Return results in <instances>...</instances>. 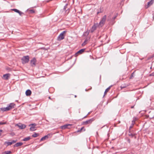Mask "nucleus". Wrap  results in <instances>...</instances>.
Here are the masks:
<instances>
[{"label":"nucleus","instance_id":"nucleus-1","mask_svg":"<svg viewBox=\"0 0 154 154\" xmlns=\"http://www.w3.org/2000/svg\"><path fill=\"white\" fill-rule=\"evenodd\" d=\"M15 104L14 103H10L9 105L6 107L2 108H1V110L2 111H9L13 108H14Z\"/></svg>","mask_w":154,"mask_h":154},{"label":"nucleus","instance_id":"nucleus-2","mask_svg":"<svg viewBox=\"0 0 154 154\" xmlns=\"http://www.w3.org/2000/svg\"><path fill=\"white\" fill-rule=\"evenodd\" d=\"M22 63L23 64L28 63L29 61V56H23L21 59Z\"/></svg>","mask_w":154,"mask_h":154},{"label":"nucleus","instance_id":"nucleus-3","mask_svg":"<svg viewBox=\"0 0 154 154\" xmlns=\"http://www.w3.org/2000/svg\"><path fill=\"white\" fill-rule=\"evenodd\" d=\"M106 15H104L103 17L99 24H98L99 26H100V27H102L104 25L106 21Z\"/></svg>","mask_w":154,"mask_h":154},{"label":"nucleus","instance_id":"nucleus-4","mask_svg":"<svg viewBox=\"0 0 154 154\" xmlns=\"http://www.w3.org/2000/svg\"><path fill=\"white\" fill-rule=\"evenodd\" d=\"M66 32V31H63L59 35L57 38V40L58 41H60L64 38V34Z\"/></svg>","mask_w":154,"mask_h":154},{"label":"nucleus","instance_id":"nucleus-5","mask_svg":"<svg viewBox=\"0 0 154 154\" xmlns=\"http://www.w3.org/2000/svg\"><path fill=\"white\" fill-rule=\"evenodd\" d=\"M36 60L35 58H33L32 60H30V64L32 66H35L36 65Z\"/></svg>","mask_w":154,"mask_h":154},{"label":"nucleus","instance_id":"nucleus-6","mask_svg":"<svg viewBox=\"0 0 154 154\" xmlns=\"http://www.w3.org/2000/svg\"><path fill=\"white\" fill-rule=\"evenodd\" d=\"M36 125V124L35 123L31 124L29 125V126H31L29 129L30 130L32 131H35L36 129L35 128Z\"/></svg>","mask_w":154,"mask_h":154},{"label":"nucleus","instance_id":"nucleus-7","mask_svg":"<svg viewBox=\"0 0 154 154\" xmlns=\"http://www.w3.org/2000/svg\"><path fill=\"white\" fill-rule=\"evenodd\" d=\"M98 26H99L97 23L93 25L90 30V32L91 33L93 32L96 29V28Z\"/></svg>","mask_w":154,"mask_h":154},{"label":"nucleus","instance_id":"nucleus-8","mask_svg":"<svg viewBox=\"0 0 154 154\" xmlns=\"http://www.w3.org/2000/svg\"><path fill=\"white\" fill-rule=\"evenodd\" d=\"M16 126H17L20 129H23L26 128V126L24 124L19 123L16 124Z\"/></svg>","mask_w":154,"mask_h":154},{"label":"nucleus","instance_id":"nucleus-9","mask_svg":"<svg viewBox=\"0 0 154 154\" xmlns=\"http://www.w3.org/2000/svg\"><path fill=\"white\" fill-rule=\"evenodd\" d=\"M94 118L91 119H90L84 122L83 124L84 125H86L88 124H91L92 122L94 120Z\"/></svg>","mask_w":154,"mask_h":154},{"label":"nucleus","instance_id":"nucleus-10","mask_svg":"<svg viewBox=\"0 0 154 154\" xmlns=\"http://www.w3.org/2000/svg\"><path fill=\"white\" fill-rule=\"evenodd\" d=\"M154 2V0H151L150 1L148 2L147 5L145 6L146 9L147 8L151 6Z\"/></svg>","mask_w":154,"mask_h":154},{"label":"nucleus","instance_id":"nucleus-11","mask_svg":"<svg viewBox=\"0 0 154 154\" xmlns=\"http://www.w3.org/2000/svg\"><path fill=\"white\" fill-rule=\"evenodd\" d=\"M71 125L70 124H66L61 126V128L63 129H64L66 128H70Z\"/></svg>","mask_w":154,"mask_h":154},{"label":"nucleus","instance_id":"nucleus-12","mask_svg":"<svg viewBox=\"0 0 154 154\" xmlns=\"http://www.w3.org/2000/svg\"><path fill=\"white\" fill-rule=\"evenodd\" d=\"M10 74L9 73L4 74L3 75L4 79L5 80H8L9 79V77L10 76Z\"/></svg>","mask_w":154,"mask_h":154},{"label":"nucleus","instance_id":"nucleus-13","mask_svg":"<svg viewBox=\"0 0 154 154\" xmlns=\"http://www.w3.org/2000/svg\"><path fill=\"white\" fill-rule=\"evenodd\" d=\"M26 94L27 96H29L31 94V91L30 90H27L26 92Z\"/></svg>","mask_w":154,"mask_h":154},{"label":"nucleus","instance_id":"nucleus-14","mask_svg":"<svg viewBox=\"0 0 154 154\" xmlns=\"http://www.w3.org/2000/svg\"><path fill=\"white\" fill-rule=\"evenodd\" d=\"M85 49H82L80 50H79V51H78L76 54L75 55H77L78 54H82L85 50Z\"/></svg>","mask_w":154,"mask_h":154},{"label":"nucleus","instance_id":"nucleus-15","mask_svg":"<svg viewBox=\"0 0 154 154\" xmlns=\"http://www.w3.org/2000/svg\"><path fill=\"white\" fill-rule=\"evenodd\" d=\"M23 143L22 142H18L14 145V147H18L22 145Z\"/></svg>","mask_w":154,"mask_h":154},{"label":"nucleus","instance_id":"nucleus-16","mask_svg":"<svg viewBox=\"0 0 154 154\" xmlns=\"http://www.w3.org/2000/svg\"><path fill=\"white\" fill-rule=\"evenodd\" d=\"M112 86V85H111L109 86L108 88H106L104 92V96L107 93V92L110 89L111 87Z\"/></svg>","mask_w":154,"mask_h":154},{"label":"nucleus","instance_id":"nucleus-17","mask_svg":"<svg viewBox=\"0 0 154 154\" xmlns=\"http://www.w3.org/2000/svg\"><path fill=\"white\" fill-rule=\"evenodd\" d=\"M136 121L135 119H134L132 121V124L131 126L129 127V129H130L133 128V125L135 124V121Z\"/></svg>","mask_w":154,"mask_h":154},{"label":"nucleus","instance_id":"nucleus-18","mask_svg":"<svg viewBox=\"0 0 154 154\" xmlns=\"http://www.w3.org/2000/svg\"><path fill=\"white\" fill-rule=\"evenodd\" d=\"M48 135L42 137L40 140V141H42V140H44L45 139H48Z\"/></svg>","mask_w":154,"mask_h":154},{"label":"nucleus","instance_id":"nucleus-19","mask_svg":"<svg viewBox=\"0 0 154 154\" xmlns=\"http://www.w3.org/2000/svg\"><path fill=\"white\" fill-rule=\"evenodd\" d=\"M15 12L18 13L19 14L22 16L23 14H24L21 11H20V10H13Z\"/></svg>","mask_w":154,"mask_h":154},{"label":"nucleus","instance_id":"nucleus-20","mask_svg":"<svg viewBox=\"0 0 154 154\" xmlns=\"http://www.w3.org/2000/svg\"><path fill=\"white\" fill-rule=\"evenodd\" d=\"M31 138L29 137H28L24 138L23 140V141H26L29 140Z\"/></svg>","mask_w":154,"mask_h":154},{"label":"nucleus","instance_id":"nucleus-21","mask_svg":"<svg viewBox=\"0 0 154 154\" xmlns=\"http://www.w3.org/2000/svg\"><path fill=\"white\" fill-rule=\"evenodd\" d=\"M39 135V134H38L35 132L34 134L32 135V136L33 137H36L38 136Z\"/></svg>","mask_w":154,"mask_h":154},{"label":"nucleus","instance_id":"nucleus-22","mask_svg":"<svg viewBox=\"0 0 154 154\" xmlns=\"http://www.w3.org/2000/svg\"><path fill=\"white\" fill-rule=\"evenodd\" d=\"M88 39L87 38L86 39L84 42L82 44V46H84L85 45L87 44V42H88Z\"/></svg>","mask_w":154,"mask_h":154},{"label":"nucleus","instance_id":"nucleus-23","mask_svg":"<svg viewBox=\"0 0 154 154\" xmlns=\"http://www.w3.org/2000/svg\"><path fill=\"white\" fill-rule=\"evenodd\" d=\"M5 144H7V146H10L12 144L11 142H8V141H6L5 142Z\"/></svg>","mask_w":154,"mask_h":154},{"label":"nucleus","instance_id":"nucleus-24","mask_svg":"<svg viewBox=\"0 0 154 154\" xmlns=\"http://www.w3.org/2000/svg\"><path fill=\"white\" fill-rule=\"evenodd\" d=\"M4 153L5 154H11V152L10 151H5Z\"/></svg>","mask_w":154,"mask_h":154},{"label":"nucleus","instance_id":"nucleus-25","mask_svg":"<svg viewBox=\"0 0 154 154\" xmlns=\"http://www.w3.org/2000/svg\"><path fill=\"white\" fill-rule=\"evenodd\" d=\"M129 135L130 136H131V137H133L134 136V134H133L131 133L130 132H129Z\"/></svg>","mask_w":154,"mask_h":154},{"label":"nucleus","instance_id":"nucleus-26","mask_svg":"<svg viewBox=\"0 0 154 154\" xmlns=\"http://www.w3.org/2000/svg\"><path fill=\"white\" fill-rule=\"evenodd\" d=\"M83 130H84V131H85V129H84V128L83 127H82L80 130H78L77 131V132H80Z\"/></svg>","mask_w":154,"mask_h":154},{"label":"nucleus","instance_id":"nucleus-27","mask_svg":"<svg viewBox=\"0 0 154 154\" xmlns=\"http://www.w3.org/2000/svg\"><path fill=\"white\" fill-rule=\"evenodd\" d=\"M27 11H29V13H33L35 12L34 10H27Z\"/></svg>","mask_w":154,"mask_h":154},{"label":"nucleus","instance_id":"nucleus-28","mask_svg":"<svg viewBox=\"0 0 154 154\" xmlns=\"http://www.w3.org/2000/svg\"><path fill=\"white\" fill-rule=\"evenodd\" d=\"M17 141V140H12L11 142L12 143V144H13V143H15Z\"/></svg>","mask_w":154,"mask_h":154},{"label":"nucleus","instance_id":"nucleus-29","mask_svg":"<svg viewBox=\"0 0 154 154\" xmlns=\"http://www.w3.org/2000/svg\"><path fill=\"white\" fill-rule=\"evenodd\" d=\"M6 123V122H0V125H2L5 124Z\"/></svg>","mask_w":154,"mask_h":154},{"label":"nucleus","instance_id":"nucleus-30","mask_svg":"<svg viewBox=\"0 0 154 154\" xmlns=\"http://www.w3.org/2000/svg\"><path fill=\"white\" fill-rule=\"evenodd\" d=\"M150 76H154V72L152 73L149 74Z\"/></svg>","mask_w":154,"mask_h":154},{"label":"nucleus","instance_id":"nucleus-31","mask_svg":"<svg viewBox=\"0 0 154 154\" xmlns=\"http://www.w3.org/2000/svg\"><path fill=\"white\" fill-rule=\"evenodd\" d=\"M67 4H66V5L64 6L63 10H65L67 7Z\"/></svg>","mask_w":154,"mask_h":154},{"label":"nucleus","instance_id":"nucleus-32","mask_svg":"<svg viewBox=\"0 0 154 154\" xmlns=\"http://www.w3.org/2000/svg\"><path fill=\"white\" fill-rule=\"evenodd\" d=\"M117 16V14L116 15H115L114 17H113V18H112L113 19V20H115V19H116V17Z\"/></svg>","mask_w":154,"mask_h":154},{"label":"nucleus","instance_id":"nucleus-33","mask_svg":"<svg viewBox=\"0 0 154 154\" xmlns=\"http://www.w3.org/2000/svg\"><path fill=\"white\" fill-rule=\"evenodd\" d=\"M126 87V86H123V85H122L121 86V88H124L125 87Z\"/></svg>","mask_w":154,"mask_h":154},{"label":"nucleus","instance_id":"nucleus-34","mask_svg":"<svg viewBox=\"0 0 154 154\" xmlns=\"http://www.w3.org/2000/svg\"><path fill=\"white\" fill-rule=\"evenodd\" d=\"M134 107V106H132L131 107V108H133Z\"/></svg>","mask_w":154,"mask_h":154},{"label":"nucleus","instance_id":"nucleus-35","mask_svg":"<svg viewBox=\"0 0 154 154\" xmlns=\"http://www.w3.org/2000/svg\"><path fill=\"white\" fill-rule=\"evenodd\" d=\"M2 130H0V132H2Z\"/></svg>","mask_w":154,"mask_h":154},{"label":"nucleus","instance_id":"nucleus-36","mask_svg":"<svg viewBox=\"0 0 154 154\" xmlns=\"http://www.w3.org/2000/svg\"><path fill=\"white\" fill-rule=\"evenodd\" d=\"M11 10H17V9H11Z\"/></svg>","mask_w":154,"mask_h":154},{"label":"nucleus","instance_id":"nucleus-37","mask_svg":"<svg viewBox=\"0 0 154 154\" xmlns=\"http://www.w3.org/2000/svg\"><path fill=\"white\" fill-rule=\"evenodd\" d=\"M90 114V112H89L87 114V115L88 116V115H89Z\"/></svg>","mask_w":154,"mask_h":154},{"label":"nucleus","instance_id":"nucleus-38","mask_svg":"<svg viewBox=\"0 0 154 154\" xmlns=\"http://www.w3.org/2000/svg\"><path fill=\"white\" fill-rule=\"evenodd\" d=\"M87 116V115L86 116H85V117H84V118H86V116Z\"/></svg>","mask_w":154,"mask_h":154},{"label":"nucleus","instance_id":"nucleus-39","mask_svg":"<svg viewBox=\"0 0 154 154\" xmlns=\"http://www.w3.org/2000/svg\"><path fill=\"white\" fill-rule=\"evenodd\" d=\"M100 12H97V14H99Z\"/></svg>","mask_w":154,"mask_h":154},{"label":"nucleus","instance_id":"nucleus-40","mask_svg":"<svg viewBox=\"0 0 154 154\" xmlns=\"http://www.w3.org/2000/svg\"><path fill=\"white\" fill-rule=\"evenodd\" d=\"M77 97V96H76V95H75V97Z\"/></svg>","mask_w":154,"mask_h":154},{"label":"nucleus","instance_id":"nucleus-41","mask_svg":"<svg viewBox=\"0 0 154 154\" xmlns=\"http://www.w3.org/2000/svg\"><path fill=\"white\" fill-rule=\"evenodd\" d=\"M125 0H122V1L123 2V1H124Z\"/></svg>","mask_w":154,"mask_h":154},{"label":"nucleus","instance_id":"nucleus-42","mask_svg":"<svg viewBox=\"0 0 154 154\" xmlns=\"http://www.w3.org/2000/svg\"><path fill=\"white\" fill-rule=\"evenodd\" d=\"M104 126H105V125H104V126H103V127H104ZM103 127H102L101 128H103Z\"/></svg>","mask_w":154,"mask_h":154},{"label":"nucleus","instance_id":"nucleus-43","mask_svg":"<svg viewBox=\"0 0 154 154\" xmlns=\"http://www.w3.org/2000/svg\"><path fill=\"white\" fill-rule=\"evenodd\" d=\"M50 1V0H49L48 1H47L48 2H49V1Z\"/></svg>","mask_w":154,"mask_h":154}]
</instances>
